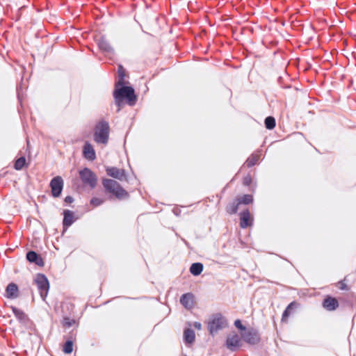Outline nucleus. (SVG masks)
<instances>
[{
  "label": "nucleus",
  "instance_id": "obj_18",
  "mask_svg": "<svg viewBox=\"0 0 356 356\" xmlns=\"http://www.w3.org/2000/svg\"><path fill=\"white\" fill-rule=\"evenodd\" d=\"M74 221V216L72 213L67 211L65 212V217L63 220V223L65 225L70 226Z\"/></svg>",
  "mask_w": 356,
  "mask_h": 356
},
{
  "label": "nucleus",
  "instance_id": "obj_28",
  "mask_svg": "<svg viewBox=\"0 0 356 356\" xmlns=\"http://www.w3.org/2000/svg\"><path fill=\"white\" fill-rule=\"evenodd\" d=\"M65 202L67 203H72L73 202V199L70 196H67L65 199Z\"/></svg>",
  "mask_w": 356,
  "mask_h": 356
},
{
  "label": "nucleus",
  "instance_id": "obj_22",
  "mask_svg": "<svg viewBox=\"0 0 356 356\" xmlns=\"http://www.w3.org/2000/svg\"><path fill=\"white\" fill-rule=\"evenodd\" d=\"M26 163V159L24 157H21L19 159H17L15 163V168L17 170H21Z\"/></svg>",
  "mask_w": 356,
  "mask_h": 356
},
{
  "label": "nucleus",
  "instance_id": "obj_15",
  "mask_svg": "<svg viewBox=\"0 0 356 356\" xmlns=\"http://www.w3.org/2000/svg\"><path fill=\"white\" fill-rule=\"evenodd\" d=\"M107 174L111 177L115 178H121L124 176V172L122 170H120L115 168H107L106 170Z\"/></svg>",
  "mask_w": 356,
  "mask_h": 356
},
{
  "label": "nucleus",
  "instance_id": "obj_31",
  "mask_svg": "<svg viewBox=\"0 0 356 356\" xmlns=\"http://www.w3.org/2000/svg\"><path fill=\"white\" fill-rule=\"evenodd\" d=\"M236 211V209H233L232 212L235 213Z\"/></svg>",
  "mask_w": 356,
  "mask_h": 356
},
{
  "label": "nucleus",
  "instance_id": "obj_5",
  "mask_svg": "<svg viewBox=\"0 0 356 356\" xmlns=\"http://www.w3.org/2000/svg\"><path fill=\"white\" fill-rule=\"evenodd\" d=\"M80 177L82 181L90 186L94 187L95 186L97 179L95 175L88 168H85L79 172Z\"/></svg>",
  "mask_w": 356,
  "mask_h": 356
},
{
  "label": "nucleus",
  "instance_id": "obj_3",
  "mask_svg": "<svg viewBox=\"0 0 356 356\" xmlns=\"http://www.w3.org/2000/svg\"><path fill=\"white\" fill-rule=\"evenodd\" d=\"M104 186L108 191L115 195L118 197H123L127 195L125 191L118 186L115 181L105 179L104 181Z\"/></svg>",
  "mask_w": 356,
  "mask_h": 356
},
{
  "label": "nucleus",
  "instance_id": "obj_11",
  "mask_svg": "<svg viewBox=\"0 0 356 356\" xmlns=\"http://www.w3.org/2000/svg\"><path fill=\"white\" fill-rule=\"evenodd\" d=\"M84 156L89 160L95 159V152L91 145L86 143L83 147Z\"/></svg>",
  "mask_w": 356,
  "mask_h": 356
},
{
  "label": "nucleus",
  "instance_id": "obj_29",
  "mask_svg": "<svg viewBox=\"0 0 356 356\" xmlns=\"http://www.w3.org/2000/svg\"><path fill=\"white\" fill-rule=\"evenodd\" d=\"M339 287L341 289H346V284L343 282L339 283Z\"/></svg>",
  "mask_w": 356,
  "mask_h": 356
},
{
  "label": "nucleus",
  "instance_id": "obj_16",
  "mask_svg": "<svg viewBox=\"0 0 356 356\" xmlns=\"http://www.w3.org/2000/svg\"><path fill=\"white\" fill-rule=\"evenodd\" d=\"M241 341V337L236 334L230 335L227 339V344L229 346H238Z\"/></svg>",
  "mask_w": 356,
  "mask_h": 356
},
{
  "label": "nucleus",
  "instance_id": "obj_26",
  "mask_svg": "<svg viewBox=\"0 0 356 356\" xmlns=\"http://www.w3.org/2000/svg\"><path fill=\"white\" fill-rule=\"evenodd\" d=\"M102 202H103L102 200H99V199H98V198H95H95H92V199L91 200L90 203H91L93 206L96 207V206H98V205L101 204L102 203Z\"/></svg>",
  "mask_w": 356,
  "mask_h": 356
},
{
  "label": "nucleus",
  "instance_id": "obj_25",
  "mask_svg": "<svg viewBox=\"0 0 356 356\" xmlns=\"http://www.w3.org/2000/svg\"><path fill=\"white\" fill-rule=\"evenodd\" d=\"M118 75L120 76V80L118 85H122V81L124 76V70L122 67H120L118 69Z\"/></svg>",
  "mask_w": 356,
  "mask_h": 356
},
{
  "label": "nucleus",
  "instance_id": "obj_13",
  "mask_svg": "<svg viewBox=\"0 0 356 356\" xmlns=\"http://www.w3.org/2000/svg\"><path fill=\"white\" fill-rule=\"evenodd\" d=\"M338 306V302L335 298H327L325 299L323 307L328 310H334Z\"/></svg>",
  "mask_w": 356,
  "mask_h": 356
},
{
  "label": "nucleus",
  "instance_id": "obj_2",
  "mask_svg": "<svg viewBox=\"0 0 356 356\" xmlns=\"http://www.w3.org/2000/svg\"><path fill=\"white\" fill-rule=\"evenodd\" d=\"M109 128L106 122L98 124L95 129L94 139L97 143L106 144L108 139Z\"/></svg>",
  "mask_w": 356,
  "mask_h": 356
},
{
  "label": "nucleus",
  "instance_id": "obj_23",
  "mask_svg": "<svg viewBox=\"0 0 356 356\" xmlns=\"http://www.w3.org/2000/svg\"><path fill=\"white\" fill-rule=\"evenodd\" d=\"M73 350V345L71 341H67L63 346V351L67 353H71Z\"/></svg>",
  "mask_w": 356,
  "mask_h": 356
},
{
  "label": "nucleus",
  "instance_id": "obj_12",
  "mask_svg": "<svg viewBox=\"0 0 356 356\" xmlns=\"http://www.w3.org/2000/svg\"><path fill=\"white\" fill-rule=\"evenodd\" d=\"M252 224V217L248 211L243 212L241 216V226L246 227Z\"/></svg>",
  "mask_w": 356,
  "mask_h": 356
},
{
  "label": "nucleus",
  "instance_id": "obj_21",
  "mask_svg": "<svg viewBox=\"0 0 356 356\" xmlns=\"http://www.w3.org/2000/svg\"><path fill=\"white\" fill-rule=\"evenodd\" d=\"M296 305L295 302H292L291 303L288 307L286 309V310L284 311V314H283V316H282V320L283 321H286L289 315L290 314V311L291 309H293L294 307H296Z\"/></svg>",
  "mask_w": 356,
  "mask_h": 356
},
{
  "label": "nucleus",
  "instance_id": "obj_9",
  "mask_svg": "<svg viewBox=\"0 0 356 356\" xmlns=\"http://www.w3.org/2000/svg\"><path fill=\"white\" fill-rule=\"evenodd\" d=\"M181 304L186 308H191L194 305V297L191 294H185L181 298Z\"/></svg>",
  "mask_w": 356,
  "mask_h": 356
},
{
  "label": "nucleus",
  "instance_id": "obj_17",
  "mask_svg": "<svg viewBox=\"0 0 356 356\" xmlns=\"http://www.w3.org/2000/svg\"><path fill=\"white\" fill-rule=\"evenodd\" d=\"M184 339L186 343H193L195 340V334L193 330L187 329L184 332Z\"/></svg>",
  "mask_w": 356,
  "mask_h": 356
},
{
  "label": "nucleus",
  "instance_id": "obj_20",
  "mask_svg": "<svg viewBox=\"0 0 356 356\" xmlns=\"http://www.w3.org/2000/svg\"><path fill=\"white\" fill-rule=\"evenodd\" d=\"M265 124L267 129H271L275 126V120L272 117H268L265 120Z\"/></svg>",
  "mask_w": 356,
  "mask_h": 356
},
{
  "label": "nucleus",
  "instance_id": "obj_24",
  "mask_svg": "<svg viewBox=\"0 0 356 356\" xmlns=\"http://www.w3.org/2000/svg\"><path fill=\"white\" fill-rule=\"evenodd\" d=\"M252 201V197L250 195H245L241 197L239 203L249 204Z\"/></svg>",
  "mask_w": 356,
  "mask_h": 356
},
{
  "label": "nucleus",
  "instance_id": "obj_10",
  "mask_svg": "<svg viewBox=\"0 0 356 356\" xmlns=\"http://www.w3.org/2000/svg\"><path fill=\"white\" fill-rule=\"evenodd\" d=\"M6 294L8 298H15L18 296V288L15 284H10L8 285L6 291Z\"/></svg>",
  "mask_w": 356,
  "mask_h": 356
},
{
  "label": "nucleus",
  "instance_id": "obj_30",
  "mask_svg": "<svg viewBox=\"0 0 356 356\" xmlns=\"http://www.w3.org/2000/svg\"><path fill=\"white\" fill-rule=\"evenodd\" d=\"M194 326L198 330L201 328V324L200 323H195Z\"/></svg>",
  "mask_w": 356,
  "mask_h": 356
},
{
  "label": "nucleus",
  "instance_id": "obj_27",
  "mask_svg": "<svg viewBox=\"0 0 356 356\" xmlns=\"http://www.w3.org/2000/svg\"><path fill=\"white\" fill-rule=\"evenodd\" d=\"M99 47L104 50H108L110 47L106 41H102L99 43Z\"/></svg>",
  "mask_w": 356,
  "mask_h": 356
},
{
  "label": "nucleus",
  "instance_id": "obj_8",
  "mask_svg": "<svg viewBox=\"0 0 356 356\" xmlns=\"http://www.w3.org/2000/svg\"><path fill=\"white\" fill-rule=\"evenodd\" d=\"M234 325L235 326L241 331V337L243 338L244 340L250 342V343H254V341H256V339L254 340H251L249 337H248V335L247 334V331H246V329L245 327L242 325L241 323V321L240 320H236L235 322H234Z\"/></svg>",
  "mask_w": 356,
  "mask_h": 356
},
{
  "label": "nucleus",
  "instance_id": "obj_7",
  "mask_svg": "<svg viewBox=\"0 0 356 356\" xmlns=\"http://www.w3.org/2000/svg\"><path fill=\"white\" fill-rule=\"evenodd\" d=\"M227 325L226 321L220 315L213 317L209 323V330L211 333L216 331L219 328L223 327Z\"/></svg>",
  "mask_w": 356,
  "mask_h": 356
},
{
  "label": "nucleus",
  "instance_id": "obj_19",
  "mask_svg": "<svg viewBox=\"0 0 356 356\" xmlns=\"http://www.w3.org/2000/svg\"><path fill=\"white\" fill-rule=\"evenodd\" d=\"M203 267L202 265L200 264H193L191 268V273L194 275H197L201 273L202 271Z\"/></svg>",
  "mask_w": 356,
  "mask_h": 356
},
{
  "label": "nucleus",
  "instance_id": "obj_1",
  "mask_svg": "<svg viewBox=\"0 0 356 356\" xmlns=\"http://www.w3.org/2000/svg\"><path fill=\"white\" fill-rule=\"evenodd\" d=\"M117 85L114 92V96L118 104H120L122 99H126L129 104H133L136 99L134 90L127 86Z\"/></svg>",
  "mask_w": 356,
  "mask_h": 356
},
{
  "label": "nucleus",
  "instance_id": "obj_6",
  "mask_svg": "<svg viewBox=\"0 0 356 356\" xmlns=\"http://www.w3.org/2000/svg\"><path fill=\"white\" fill-rule=\"evenodd\" d=\"M50 186L53 195L58 197L63 190V181L60 177H56L51 180Z\"/></svg>",
  "mask_w": 356,
  "mask_h": 356
},
{
  "label": "nucleus",
  "instance_id": "obj_4",
  "mask_svg": "<svg viewBox=\"0 0 356 356\" xmlns=\"http://www.w3.org/2000/svg\"><path fill=\"white\" fill-rule=\"evenodd\" d=\"M35 282L40 291L41 296L44 299L49 288L47 278L44 275L39 274L35 277Z\"/></svg>",
  "mask_w": 356,
  "mask_h": 356
},
{
  "label": "nucleus",
  "instance_id": "obj_14",
  "mask_svg": "<svg viewBox=\"0 0 356 356\" xmlns=\"http://www.w3.org/2000/svg\"><path fill=\"white\" fill-rule=\"evenodd\" d=\"M26 258L31 262H35L40 266L43 265L42 259L35 252H29L26 254Z\"/></svg>",
  "mask_w": 356,
  "mask_h": 356
}]
</instances>
